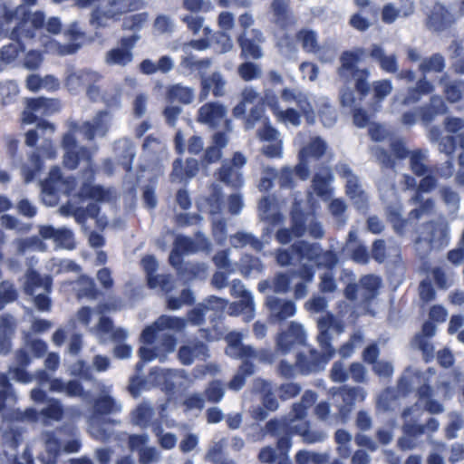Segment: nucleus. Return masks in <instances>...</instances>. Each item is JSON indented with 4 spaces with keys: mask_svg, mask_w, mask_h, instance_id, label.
Listing matches in <instances>:
<instances>
[{
    "mask_svg": "<svg viewBox=\"0 0 464 464\" xmlns=\"http://www.w3.org/2000/svg\"><path fill=\"white\" fill-rule=\"evenodd\" d=\"M45 14L43 11H28L22 5L10 8L6 4L0 5V33L15 43L4 45L0 58L9 63L14 62L26 49L25 44L38 40L44 25Z\"/></svg>",
    "mask_w": 464,
    "mask_h": 464,
    "instance_id": "f257e3e1",
    "label": "nucleus"
},
{
    "mask_svg": "<svg viewBox=\"0 0 464 464\" xmlns=\"http://www.w3.org/2000/svg\"><path fill=\"white\" fill-rule=\"evenodd\" d=\"M307 410L304 403L295 402L292 405L289 415L273 418L266 423V432L277 439L276 449L282 455L288 454L292 447V438L295 435L300 436L305 444L322 442L326 438L324 430L312 429L309 420L295 424V420H304L306 417Z\"/></svg>",
    "mask_w": 464,
    "mask_h": 464,
    "instance_id": "f03ea898",
    "label": "nucleus"
},
{
    "mask_svg": "<svg viewBox=\"0 0 464 464\" xmlns=\"http://www.w3.org/2000/svg\"><path fill=\"white\" fill-rule=\"evenodd\" d=\"M333 319V315L330 314L319 321L321 330L317 336V341L322 353L312 348L309 350L308 354L304 353H297L295 365L300 373L308 375L324 370L329 361L335 355V349L332 345V336L328 331Z\"/></svg>",
    "mask_w": 464,
    "mask_h": 464,
    "instance_id": "7ed1b4c3",
    "label": "nucleus"
},
{
    "mask_svg": "<svg viewBox=\"0 0 464 464\" xmlns=\"http://www.w3.org/2000/svg\"><path fill=\"white\" fill-rule=\"evenodd\" d=\"M80 129L82 130L84 137L89 140H92L97 134L95 126L91 121H84L81 127L77 122L70 124L69 131L63 135L61 146L64 150L63 164L65 168L71 170L76 169L82 160L89 162L92 160V153L89 148L78 145L75 132Z\"/></svg>",
    "mask_w": 464,
    "mask_h": 464,
    "instance_id": "20e7f679",
    "label": "nucleus"
},
{
    "mask_svg": "<svg viewBox=\"0 0 464 464\" xmlns=\"http://www.w3.org/2000/svg\"><path fill=\"white\" fill-rule=\"evenodd\" d=\"M62 109L61 101L56 98L34 97L25 101V108L21 114L22 124L36 123L37 129L44 136L47 132L53 134L55 131L53 123L44 117L52 116Z\"/></svg>",
    "mask_w": 464,
    "mask_h": 464,
    "instance_id": "39448f33",
    "label": "nucleus"
},
{
    "mask_svg": "<svg viewBox=\"0 0 464 464\" xmlns=\"http://www.w3.org/2000/svg\"><path fill=\"white\" fill-rule=\"evenodd\" d=\"M422 234L414 240L416 251L423 256H429L433 249L446 247L450 240V227L445 222L430 220L422 224Z\"/></svg>",
    "mask_w": 464,
    "mask_h": 464,
    "instance_id": "423d86ee",
    "label": "nucleus"
},
{
    "mask_svg": "<svg viewBox=\"0 0 464 464\" xmlns=\"http://www.w3.org/2000/svg\"><path fill=\"white\" fill-rule=\"evenodd\" d=\"M63 35L69 40L68 44H61L53 39L51 35L41 34L40 45L44 52L60 56L73 54L81 48L82 44L86 40L87 34L83 31L79 22L71 23L63 31Z\"/></svg>",
    "mask_w": 464,
    "mask_h": 464,
    "instance_id": "0eeeda50",
    "label": "nucleus"
},
{
    "mask_svg": "<svg viewBox=\"0 0 464 464\" xmlns=\"http://www.w3.org/2000/svg\"><path fill=\"white\" fill-rule=\"evenodd\" d=\"M428 156L425 150L416 149L411 151L409 165L411 172L417 177L435 175L438 179H449L454 174V163L451 160L441 164L427 165Z\"/></svg>",
    "mask_w": 464,
    "mask_h": 464,
    "instance_id": "6e6552de",
    "label": "nucleus"
},
{
    "mask_svg": "<svg viewBox=\"0 0 464 464\" xmlns=\"http://www.w3.org/2000/svg\"><path fill=\"white\" fill-rule=\"evenodd\" d=\"M334 395L341 398L342 403L338 406V412L332 416L329 425L345 424L356 402H363L366 399L367 392L361 386L343 385L338 388Z\"/></svg>",
    "mask_w": 464,
    "mask_h": 464,
    "instance_id": "1a4fd4ad",
    "label": "nucleus"
},
{
    "mask_svg": "<svg viewBox=\"0 0 464 464\" xmlns=\"http://www.w3.org/2000/svg\"><path fill=\"white\" fill-rule=\"evenodd\" d=\"M227 108L222 103L208 102L198 110L197 121L211 130L222 128L227 131H231L232 122L227 117Z\"/></svg>",
    "mask_w": 464,
    "mask_h": 464,
    "instance_id": "9d476101",
    "label": "nucleus"
},
{
    "mask_svg": "<svg viewBox=\"0 0 464 464\" xmlns=\"http://www.w3.org/2000/svg\"><path fill=\"white\" fill-rule=\"evenodd\" d=\"M307 216L301 208H293L290 212V227H281L275 235L276 240L281 245L289 244L293 237L300 238L307 230Z\"/></svg>",
    "mask_w": 464,
    "mask_h": 464,
    "instance_id": "9b49d317",
    "label": "nucleus"
},
{
    "mask_svg": "<svg viewBox=\"0 0 464 464\" xmlns=\"http://www.w3.org/2000/svg\"><path fill=\"white\" fill-rule=\"evenodd\" d=\"M139 36L136 34L123 36L120 39V46L109 50L105 53V63L110 66L125 67L133 60L132 49L136 45Z\"/></svg>",
    "mask_w": 464,
    "mask_h": 464,
    "instance_id": "f8f14e48",
    "label": "nucleus"
},
{
    "mask_svg": "<svg viewBox=\"0 0 464 464\" xmlns=\"http://www.w3.org/2000/svg\"><path fill=\"white\" fill-rule=\"evenodd\" d=\"M240 48V57L244 60H259L263 56L260 44L264 42V36L259 29L251 30V37L247 32H241L237 37Z\"/></svg>",
    "mask_w": 464,
    "mask_h": 464,
    "instance_id": "ddd939ff",
    "label": "nucleus"
},
{
    "mask_svg": "<svg viewBox=\"0 0 464 464\" xmlns=\"http://www.w3.org/2000/svg\"><path fill=\"white\" fill-rule=\"evenodd\" d=\"M185 326V321L182 318L160 315L152 324L146 326L140 334L142 343L146 344H152L156 338L159 331L166 329L181 330Z\"/></svg>",
    "mask_w": 464,
    "mask_h": 464,
    "instance_id": "4468645a",
    "label": "nucleus"
},
{
    "mask_svg": "<svg viewBox=\"0 0 464 464\" xmlns=\"http://www.w3.org/2000/svg\"><path fill=\"white\" fill-rule=\"evenodd\" d=\"M306 340L304 330L299 323L291 322L285 331L278 334L276 346L283 353H288L295 345H303Z\"/></svg>",
    "mask_w": 464,
    "mask_h": 464,
    "instance_id": "2eb2a0df",
    "label": "nucleus"
},
{
    "mask_svg": "<svg viewBox=\"0 0 464 464\" xmlns=\"http://www.w3.org/2000/svg\"><path fill=\"white\" fill-rule=\"evenodd\" d=\"M64 183L63 177L58 168L50 170L48 177L42 181L43 198L49 205H55L59 200V191Z\"/></svg>",
    "mask_w": 464,
    "mask_h": 464,
    "instance_id": "dca6fc26",
    "label": "nucleus"
},
{
    "mask_svg": "<svg viewBox=\"0 0 464 464\" xmlns=\"http://www.w3.org/2000/svg\"><path fill=\"white\" fill-rule=\"evenodd\" d=\"M100 79L101 75L89 72H73L67 77L66 84L77 83L80 85L86 82H90L86 88V95L92 102H97L102 97L101 87L96 84Z\"/></svg>",
    "mask_w": 464,
    "mask_h": 464,
    "instance_id": "f3484780",
    "label": "nucleus"
},
{
    "mask_svg": "<svg viewBox=\"0 0 464 464\" xmlns=\"http://www.w3.org/2000/svg\"><path fill=\"white\" fill-rule=\"evenodd\" d=\"M266 304L271 313V316L277 322H284L295 315L296 305L291 300H283L276 296H268Z\"/></svg>",
    "mask_w": 464,
    "mask_h": 464,
    "instance_id": "a211bd4d",
    "label": "nucleus"
},
{
    "mask_svg": "<svg viewBox=\"0 0 464 464\" xmlns=\"http://www.w3.org/2000/svg\"><path fill=\"white\" fill-rule=\"evenodd\" d=\"M447 111L445 102L439 95H432L428 103L417 108L419 117L425 126L432 123L438 115L445 114Z\"/></svg>",
    "mask_w": 464,
    "mask_h": 464,
    "instance_id": "6ab92c4d",
    "label": "nucleus"
},
{
    "mask_svg": "<svg viewBox=\"0 0 464 464\" xmlns=\"http://www.w3.org/2000/svg\"><path fill=\"white\" fill-rule=\"evenodd\" d=\"M226 81L218 72H212L208 77H203L200 82L199 102L207 100L211 92L214 97L225 95Z\"/></svg>",
    "mask_w": 464,
    "mask_h": 464,
    "instance_id": "aec40b11",
    "label": "nucleus"
},
{
    "mask_svg": "<svg viewBox=\"0 0 464 464\" xmlns=\"http://www.w3.org/2000/svg\"><path fill=\"white\" fill-rule=\"evenodd\" d=\"M199 169V165L197 160L188 158L183 163L182 159L177 158L172 163V170L170 173V180L172 182H182L194 178Z\"/></svg>",
    "mask_w": 464,
    "mask_h": 464,
    "instance_id": "412c9836",
    "label": "nucleus"
},
{
    "mask_svg": "<svg viewBox=\"0 0 464 464\" xmlns=\"http://www.w3.org/2000/svg\"><path fill=\"white\" fill-rule=\"evenodd\" d=\"M39 288H43L46 294H50L53 288V278L48 275L42 276L35 269L29 268L25 273L24 291L27 295H34Z\"/></svg>",
    "mask_w": 464,
    "mask_h": 464,
    "instance_id": "4be33fe9",
    "label": "nucleus"
},
{
    "mask_svg": "<svg viewBox=\"0 0 464 464\" xmlns=\"http://www.w3.org/2000/svg\"><path fill=\"white\" fill-rule=\"evenodd\" d=\"M348 250L350 258L356 264L365 265L370 261V253L366 246L358 242L357 235L354 231H350L343 247V251Z\"/></svg>",
    "mask_w": 464,
    "mask_h": 464,
    "instance_id": "5701e85b",
    "label": "nucleus"
},
{
    "mask_svg": "<svg viewBox=\"0 0 464 464\" xmlns=\"http://www.w3.org/2000/svg\"><path fill=\"white\" fill-rule=\"evenodd\" d=\"M225 316L222 313L210 314L208 320L210 325L198 330L199 336L207 342L218 341L225 334Z\"/></svg>",
    "mask_w": 464,
    "mask_h": 464,
    "instance_id": "b1692460",
    "label": "nucleus"
},
{
    "mask_svg": "<svg viewBox=\"0 0 464 464\" xmlns=\"http://www.w3.org/2000/svg\"><path fill=\"white\" fill-rule=\"evenodd\" d=\"M361 299L365 304H370L379 295L382 286L380 276L369 274L362 276L359 280Z\"/></svg>",
    "mask_w": 464,
    "mask_h": 464,
    "instance_id": "393cba45",
    "label": "nucleus"
},
{
    "mask_svg": "<svg viewBox=\"0 0 464 464\" xmlns=\"http://www.w3.org/2000/svg\"><path fill=\"white\" fill-rule=\"evenodd\" d=\"M292 253L299 260L317 262L321 256V246L318 243H310L305 240H298L290 246Z\"/></svg>",
    "mask_w": 464,
    "mask_h": 464,
    "instance_id": "a878e982",
    "label": "nucleus"
},
{
    "mask_svg": "<svg viewBox=\"0 0 464 464\" xmlns=\"http://www.w3.org/2000/svg\"><path fill=\"white\" fill-rule=\"evenodd\" d=\"M334 181V174L330 168L324 169V174L315 173L312 179V188L314 193L321 198L327 199L333 195V188L330 187Z\"/></svg>",
    "mask_w": 464,
    "mask_h": 464,
    "instance_id": "bb28decb",
    "label": "nucleus"
},
{
    "mask_svg": "<svg viewBox=\"0 0 464 464\" xmlns=\"http://www.w3.org/2000/svg\"><path fill=\"white\" fill-rule=\"evenodd\" d=\"M45 453L39 457L43 464H57V459L61 453V440L53 431H46L44 434Z\"/></svg>",
    "mask_w": 464,
    "mask_h": 464,
    "instance_id": "cd10ccee",
    "label": "nucleus"
},
{
    "mask_svg": "<svg viewBox=\"0 0 464 464\" xmlns=\"http://www.w3.org/2000/svg\"><path fill=\"white\" fill-rule=\"evenodd\" d=\"M451 22L450 14L446 7L438 5L429 15L427 26L435 32H442L450 27Z\"/></svg>",
    "mask_w": 464,
    "mask_h": 464,
    "instance_id": "c85d7f7f",
    "label": "nucleus"
},
{
    "mask_svg": "<svg viewBox=\"0 0 464 464\" xmlns=\"http://www.w3.org/2000/svg\"><path fill=\"white\" fill-rule=\"evenodd\" d=\"M417 396H418L419 401H420V402L424 401L423 406H424L425 411H427L428 412H430L431 414H440V413L443 412V411H444L443 405L440 401H438L432 398L433 397V389L430 384L424 383V384L420 385L417 389Z\"/></svg>",
    "mask_w": 464,
    "mask_h": 464,
    "instance_id": "c756f323",
    "label": "nucleus"
},
{
    "mask_svg": "<svg viewBox=\"0 0 464 464\" xmlns=\"http://www.w3.org/2000/svg\"><path fill=\"white\" fill-rule=\"evenodd\" d=\"M218 179L227 186L237 189L240 188L244 183L242 173L228 163L222 164L218 169Z\"/></svg>",
    "mask_w": 464,
    "mask_h": 464,
    "instance_id": "7c9ffc66",
    "label": "nucleus"
},
{
    "mask_svg": "<svg viewBox=\"0 0 464 464\" xmlns=\"http://www.w3.org/2000/svg\"><path fill=\"white\" fill-rule=\"evenodd\" d=\"M135 8L136 7L121 5L115 7V10L104 11L97 7L92 12L90 23L96 28L104 27L106 26V23L104 22L105 20L111 19L117 15L130 12Z\"/></svg>",
    "mask_w": 464,
    "mask_h": 464,
    "instance_id": "2f4dec72",
    "label": "nucleus"
},
{
    "mask_svg": "<svg viewBox=\"0 0 464 464\" xmlns=\"http://www.w3.org/2000/svg\"><path fill=\"white\" fill-rule=\"evenodd\" d=\"M167 100L169 102H179L181 104H189L194 100V90L188 86H183L180 83L172 84L168 87L166 92Z\"/></svg>",
    "mask_w": 464,
    "mask_h": 464,
    "instance_id": "473e14b6",
    "label": "nucleus"
},
{
    "mask_svg": "<svg viewBox=\"0 0 464 464\" xmlns=\"http://www.w3.org/2000/svg\"><path fill=\"white\" fill-rule=\"evenodd\" d=\"M256 366L249 359H242L237 373L229 381L227 386L230 390L239 391L246 383V379L255 373Z\"/></svg>",
    "mask_w": 464,
    "mask_h": 464,
    "instance_id": "72a5a7b5",
    "label": "nucleus"
},
{
    "mask_svg": "<svg viewBox=\"0 0 464 464\" xmlns=\"http://www.w3.org/2000/svg\"><path fill=\"white\" fill-rule=\"evenodd\" d=\"M276 24L283 28H287L291 24L290 0H273L271 4Z\"/></svg>",
    "mask_w": 464,
    "mask_h": 464,
    "instance_id": "f704fd0d",
    "label": "nucleus"
},
{
    "mask_svg": "<svg viewBox=\"0 0 464 464\" xmlns=\"http://www.w3.org/2000/svg\"><path fill=\"white\" fill-rule=\"evenodd\" d=\"M223 338L228 344V347L237 350V357L241 359H249L255 354V349L250 345L242 343L243 334L239 332L232 331L224 334Z\"/></svg>",
    "mask_w": 464,
    "mask_h": 464,
    "instance_id": "c9c22d12",
    "label": "nucleus"
},
{
    "mask_svg": "<svg viewBox=\"0 0 464 464\" xmlns=\"http://www.w3.org/2000/svg\"><path fill=\"white\" fill-rule=\"evenodd\" d=\"M327 145L326 142L320 137L313 138L309 143L302 148L299 151V159L309 160L314 159L320 160L326 152Z\"/></svg>",
    "mask_w": 464,
    "mask_h": 464,
    "instance_id": "e433bc0d",
    "label": "nucleus"
},
{
    "mask_svg": "<svg viewBox=\"0 0 464 464\" xmlns=\"http://www.w3.org/2000/svg\"><path fill=\"white\" fill-rule=\"evenodd\" d=\"M370 55L372 59L379 62L380 67L382 70L387 72L394 73L398 71V63L397 58L394 54L385 55L383 49L377 45L373 44Z\"/></svg>",
    "mask_w": 464,
    "mask_h": 464,
    "instance_id": "4c0bfd02",
    "label": "nucleus"
},
{
    "mask_svg": "<svg viewBox=\"0 0 464 464\" xmlns=\"http://www.w3.org/2000/svg\"><path fill=\"white\" fill-rule=\"evenodd\" d=\"M44 168V160L40 154L33 152L29 157L28 164L21 167V173L25 183L35 179Z\"/></svg>",
    "mask_w": 464,
    "mask_h": 464,
    "instance_id": "58836bf2",
    "label": "nucleus"
},
{
    "mask_svg": "<svg viewBox=\"0 0 464 464\" xmlns=\"http://www.w3.org/2000/svg\"><path fill=\"white\" fill-rule=\"evenodd\" d=\"M77 285H79L77 290L78 298L85 297L95 300L102 295L101 291L96 286L94 279L87 275H81L78 277Z\"/></svg>",
    "mask_w": 464,
    "mask_h": 464,
    "instance_id": "ea45409f",
    "label": "nucleus"
},
{
    "mask_svg": "<svg viewBox=\"0 0 464 464\" xmlns=\"http://www.w3.org/2000/svg\"><path fill=\"white\" fill-rule=\"evenodd\" d=\"M44 422L50 420L60 421L63 419L64 409L58 399L49 398L46 407L40 411Z\"/></svg>",
    "mask_w": 464,
    "mask_h": 464,
    "instance_id": "a19ab883",
    "label": "nucleus"
},
{
    "mask_svg": "<svg viewBox=\"0 0 464 464\" xmlns=\"http://www.w3.org/2000/svg\"><path fill=\"white\" fill-rule=\"evenodd\" d=\"M445 59L439 53H433L430 57L424 58L419 65V71L426 75L429 72L440 73L445 69Z\"/></svg>",
    "mask_w": 464,
    "mask_h": 464,
    "instance_id": "79ce46f5",
    "label": "nucleus"
},
{
    "mask_svg": "<svg viewBox=\"0 0 464 464\" xmlns=\"http://www.w3.org/2000/svg\"><path fill=\"white\" fill-rule=\"evenodd\" d=\"M78 197L81 199H93L95 201H104L108 197V192L101 185H92L83 182L78 191Z\"/></svg>",
    "mask_w": 464,
    "mask_h": 464,
    "instance_id": "37998d69",
    "label": "nucleus"
},
{
    "mask_svg": "<svg viewBox=\"0 0 464 464\" xmlns=\"http://www.w3.org/2000/svg\"><path fill=\"white\" fill-rule=\"evenodd\" d=\"M340 76H346L347 72L353 74L362 70L357 67V63L360 61V54L357 52L344 51L340 57Z\"/></svg>",
    "mask_w": 464,
    "mask_h": 464,
    "instance_id": "c03bdc74",
    "label": "nucleus"
},
{
    "mask_svg": "<svg viewBox=\"0 0 464 464\" xmlns=\"http://www.w3.org/2000/svg\"><path fill=\"white\" fill-rule=\"evenodd\" d=\"M179 276L187 281L205 279L208 276V266L205 264H187L179 271Z\"/></svg>",
    "mask_w": 464,
    "mask_h": 464,
    "instance_id": "a18cd8bd",
    "label": "nucleus"
},
{
    "mask_svg": "<svg viewBox=\"0 0 464 464\" xmlns=\"http://www.w3.org/2000/svg\"><path fill=\"white\" fill-rule=\"evenodd\" d=\"M93 408L98 415H108L120 411L115 400L110 395H102L95 399Z\"/></svg>",
    "mask_w": 464,
    "mask_h": 464,
    "instance_id": "49530a36",
    "label": "nucleus"
},
{
    "mask_svg": "<svg viewBox=\"0 0 464 464\" xmlns=\"http://www.w3.org/2000/svg\"><path fill=\"white\" fill-rule=\"evenodd\" d=\"M438 185L437 177L435 175H426L423 177L418 185L417 190L413 195L411 200L414 203L420 204L425 199H423L422 193H429L436 188Z\"/></svg>",
    "mask_w": 464,
    "mask_h": 464,
    "instance_id": "de8ad7c7",
    "label": "nucleus"
},
{
    "mask_svg": "<svg viewBox=\"0 0 464 464\" xmlns=\"http://www.w3.org/2000/svg\"><path fill=\"white\" fill-rule=\"evenodd\" d=\"M296 39L301 42L303 49L307 53L319 51L316 34L313 30L301 29L296 34Z\"/></svg>",
    "mask_w": 464,
    "mask_h": 464,
    "instance_id": "09e8293b",
    "label": "nucleus"
},
{
    "mask_svg": "<svg viewBox=\"0 0 464 464\" xmlns=\"http://www.w3.org/2000/svg\"><path fill=\"white\" fill-rule=\"evenodd\" d=\"M17 299L18 292L14 285L8 280H3L0 283V310H3L6 304L14 303Z\"/></svg>",
    "mask_w": 464,
    "mask_h": 464,
    "instance_id": "8fccbe9b",
    "label": "nucleus"
},
{
    "mask_svg": "<svg viewBox=\"0 0 464 464\" xmlns=\"http://www.w3.org/2000/svg\"><path fill=\"white\" fill-rule=\"evenodd\" d=\"M225 390L220 381H211L204 391V396L208 402L218 403L224 397Z\"/></svg>",
    "mask_w": 464,
    "mask_h": 464,
    "instance_id": "3c124183",
    "label": "nucleus"
},
{
    "mask_svg": "<svg viewBox=\"0 0 464 464\" xmlns=\"http://www.w3.org/2000/svg\"><path fill=\"white\" fill-rule=\"evenodd\" d=\"M237 72L242 80L250 82L260 76L261 70L257 64L249 62V60H246V62L238 66Z\"/></svg>",
    "mask_w": 464,
    "mask_h": 464,
    "instance_id": "603ef678",
    "label": "nucleus"
},
{
    "mask_svg": "<svg viewBox=\"0 0 464 464\" xmlns=\"http://www.w3.org/2000/svg\"><path fill=\"white\" fill-rule=\"evenodd\" d=\"M53 242L67 249H72L75 246L73 233L65 227L57 228Z\"/></svg>",
    "mask_w": 464,
    "mask_h": 464,
    "instance_id": "864d4df0",
    "label": "nucleus"
},
{
    "mask_svg": "<svg viewBox=\"0 0 464 464\" xmlns=\"http://www.w3.org/2000/svg\"><path fill=\"white\" fill-rule=\"evenodd\" d=\"M462 82H450L444 86V95L450 103L459 102L462 99Z\"/></svg>",
    "mask_w": 464,
    "mask_h": 464,
    "instance_id": "5fc2aeb1",
    "label": "nucleus"
},
{
    "mask_svg": "<svg viewBox=\"0 0 464 464\" xmlns=\"http://www.w3.org/2000/svg\"><path fill=\"white\" fill-rule=\"evenodd\" d=\"M210 64L209 59L196 60L193 55H188L182 57L180 61L181 68L185 69L188 72H195L208 67Z\"/></svg>",
    "mask_w": 464,
    "mask_h": 464,
    "instance_id": "6e6d98bb",
    "label": "nucleus"
},
{
    "mask_svg": "<svg viewBox=\"0 0 464 464\" xmlns=\"http://www.w3.org/2000/svg\"><path fill=\"white\" fill-rule=\"evenodd\" d=\"M237 311L246 315V320H251L255 314L254 300L250 293L245 291L241 300L236 304Z\"/></svg>",
    "mask_w": 464,
    "mask_h": 464,
    "instance_id": "4d7b16f0",
    "label": "nucleus"
},
{
    "mask_svg": "<svg viewBox=\"0 0 464 464\" xmlns=\"http://www.w3.org/2000/svg\"><path fill=\"white\" fill-rule=\"evenodd\" d=\"M353 76L355 78L354 86L357 92L361 97L367 96L370 92V84L367 81L369 77V71L367 69H362L356 73H353Z\"/></svg>",
    "mask_w": 464,
    "mask_h": 464,
    "instance_id": "13d9d810",
    "label": "nucleus"
},
{
    "mask_svg": "<svg viewBox=\"0 0 464 464\" xmlns=\"http://www.w3.org/2000/svg\"><path fill=\"white\" fill-rule=\"evenodd\" d=\"M351 440L352 436L347 430L339 429L335 431L334 441L338 445V450L342 456L347 457L349 455V444Z\"/></svg>",
    "mask_w": 464,
    "mask_h": 464,
    "instance_id": "bf43d9fd",
    "label": "nucleus"
},
{
    "mask_svg": "<svg viewBox=\"0 0 464 464\" xmlns=\"http://www.w3.org/2000/svg\"><path fill=\"white\" fill-rule=\"evenodd\" d=\"M373 86V100L376 102H380L386 96H388L392 91V82L390 80L376 81L372 84Z\"/></svg>",
    "mask_w": 464,
    "mask_h": 464,
    "instance_id": "052dcab7",
    "label": "nucleus"
},
{
    "mask_svg": "<svg viewBox=\"0 0 464 464\" xmlns=\"http://www.w3.org/2000/svg\"><path fill=\"white\" fill-rule=\"evenodd\" d=\"M208 312V306L199 304L188 313V319L193 325H202L205 323Z\"/></svg>",
    "mask_w": 464,
    "mask_h": 464,
    "instance_id": "680f3d73",
    "label": "nucleus"
},
{
    "mask_svg": "<svg viewBox=\"0 0 464 464\" xmlns=\"http://www.w3.org/2000/svg\"><path fill=\"white\" fill-rule=\"evenodd\" d=\"M7 373L11 378L19 383L27 384L33 381L32 374L24 367L9 366Z\"/></svg>",
    "mask_w": 464,
    "mask_h": 464,
    "instance_id": "e2e57ef3",
    "label": "nucleus"
},
{
    "mask_svg": "<svg viewBox=\"0 0 464 464\" xmlns=\"http://www.w3.org/2000/svg\"><path fill=\"white\" fill-rule=\"evenodd\" d=\"M44 61L43 53L38 50H30L24 56L23 64L28 70H37Z\"/></svg>",
    "mask_w": 464,
    "mask_h": 464,
    "instance_id": "0e129e2a",
    "label": "nucleus"
},
{
    "mask_svg": "<svg viewBox=\"0 0 464 464\" xmlns=\"http://www.w3.org/2000/svg\"><path fill=\"white\" fill-rule=\"evenodd\" d=\"M330 378L334 382L343 383L349 379V372L341 361L334 362L331 371Z\"/></svg>",
    "mask_w": 464,
    "mask_h": 464,
    "instance_id": "69168bd1",
    "label": "nucleus"
},
{
    "mask_svg": "<svg viewBox=\"0 0 464 464\" xmlns=\"http://www.w3.org/2000/svg\"><path fill=\"white\" fill-rule=\"evenodd\" d=\"M265 113V108L263 104L258 102L257 104L254 105L248 115L246 116L245 119V125L246 129H252L254 126L262 120Z\"/></svg>",
    "mask_w": 464,
    "mask_h": 464,
    "instance_id": "338daca9",
    "label": "nucleus"
},
{
    "mask_svg": "<svg viewBox=\"0 0 464 464\" xmlns=\"http://www.w3.org/2000/svg\"><path fill=\"white\" fill-rule=\"evenodd\" d=\"M301 392V386L295 382L283 383L278 388L279 398L286 401L296 397Z\"/></svg>",
    "mask_w": 464,
    "mask_h": 464,
    "instance_id": "774afa93",
    "label": "nucleus"
}]
</instances>
